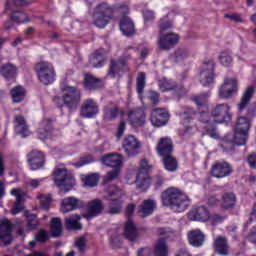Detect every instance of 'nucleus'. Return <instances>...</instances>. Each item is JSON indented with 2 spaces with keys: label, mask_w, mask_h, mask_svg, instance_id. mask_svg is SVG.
<instances>
[{
  "label": "nucleus",
  "mask_w": 256,
  "mask_h": 256,
  "mask_svg": "<svg viewBox=\"0 0 256 256\" xmlns=\"http://www.w3.org/2000/svg\"><path fill=\"white\" fill-rule=\"evenodd\" d=\"M152 183L155 189H159L160 187L163 186V183H165V178H163V176L161 175L155 176L152 180Z\"/></svg>",
  "instance_id": "nucleus-60"
},
{
  "label": "nucleus",
  "mask_w": 256,
  "mask_h": 256,
  "mask_svg": "<svg viewBox=\"0 0 256 256\" xmlns=\"http://www.w3.org/2000/svg\"><path fill=\"white\" fill-rule=\"evenodd\" d=\"M112 13L113 8L107 4V2L98 4L92 16L95 27H98V29H105V27H107L111 21Z\"/></svg>",
  "instance_id": "nucleus-5"
},
{
  "label": "nucleus",
  "mask_w": 256,
  "mask_h": 256,
  "mask_svg": "<svg viewBox=\"0 0 256 256\" xmlns=\"http://www.w3.org/2000/svg\"><path fill=\"white\" fill-rule=\"evenodd\" d=\"M162 157L166 171H169L171 173H173V171H177L179 163L177 162V159L175 157H173L171 154Z\"/></svg>",
  "instance_id": "nucleus-39"
},
{
  "label": "nucleus",
  "mask_w": 256,
  "mask_h": 256,
  "mask_svg": "<svg viewBox=\"0 0 256 256\" xmlns=\"http://www.w3.org/2000/svg\"><path fill=\"white\" fill-rule=\"evenodd\" d=\"M209 97H211L210 93L194 95L192 97V101L193 103H195V105H197V107H207V103L209 102Z\"/></svg>",
  "instance_id": "nucleus-45"
},
{
  "label": "nucleus",
  "mask_w": 256,
  "mask_h": 256,
  "mask_svg": "<svg viewBox=\"0 0 256 256\" xmlns=\"http://www.w3.org/2000/svg\"><path fill=\"white\" fill-rule=\"evenodd\" d=\"M143 91H145V73L141 72L137 77V92L142 95Z\"/></svg>",
  "instance_id": "nucleus-55"
},
{
  "label": "nucleus",
  "mask_w": 256,
  "mask_h": 256,
  "mask_svg": "<svg viewBox=\"0 0 256 256\" xmlns=\"http://www.w3.org/2000/svg\"><path fill=\"white\" fill-rule=\"evenodd\" d=\"M177 43H179V35L176 33H168L160 36L158 47L162 49V51H169V49H173Z\"/></svg>",
  "instance_id": "nucleus-20"
},
{
  "label": "nucleus",
  "mask_w": 256,
  "mask_h": 256,
  "mask_svg": "<svg viewBox=\"0 0 256 256\" xmlns=\"http://www.w3.org/2000/svg\"><path fill=\"white\" fill-rule=\"evenodd\" d=\"M10 95L14 103H21V101L25 100V95H27V91H25V88H23V86H16L11 89Z\"/></svg>",
  "instance_id": "nucleus-38"
},
{
  "label": "nucleus",
  "mask_w": 256,
  "mask_h": 256,
  "mask_svg": "<svg viewBox=\"0 0 256 256\" xmlns=\"http://www.w3.org/2000/svg\"><path fill=\"white\" fill-rule=\"evenodd\" d=\"M169 255V247L164 238L157 240L154 251L149 248H142L138 251V256H167Z\"/></svg>",
  "instance_id": "nucleus-14"
},
{
  "label": "nucleus",
  "mask_w": 256,
  "mask_h": 256,
  "mask_svg": "<svg viewBox=\"0 0 256 256\" xmlns=\"http://www.w3.org/2000/svg\"><path fill=\"white\" fill-rule=\"evenodd\" d=\"M188 219L190 221H209V210H207L204 206L193 208L188 213Z\"/></svg>",
  "instance_id": "nucleus-27"
},
{
  "label": "nucleus",
  "mask_w": 256,
  "mask_h": 256,
  "mask_svg": "<svg viewBox=\"0 0 256 256\" xmlns=\"http://www.w3.org/2000/svg\"><path fill=\"white\" fill-rule=\"evenodd\" d=\"M147 97L152 105H157V103H159V94L157 92L150 91Z\"/></svg>",
  "instance_id": "nucleus-62"
},
{
  "label": "nucleus",
  "mask_w": 256,
  "mask_h": 256,
  "mask_svg": "<svg viewBox=\"0 0 256 256\" xmlns=\"http://www.w3.org/2000/svg\"><path fill=\"white\" fill-rule=\"evenodd\" d=\"M149 169H151L150 163L147 159L140 160V169L136 176V185L140 191L149 189L151 185V178L149 177Z\"/></svg>",
  "instance_id": "nucleus-10"
},
{
  "label": "nucleus",
  "mask_w": 256,
  "mask_h": 256,
  "mask_svg": "<svg viewBox=\"0 0 256 256\" xmlns=\"http://www.w3.org/2000/svg\"><path fill=\"white\" fill-rule=\"evenodd\" d=\"M127 59H129V56L122 57L118 61L111 60L109 75L115 77L118 71H129V68L127 67Z\"/></svg>",
  "instance_id": "nucleus-29"
},
{
  "label": "nucleus",
  "mask_w": 256,
  "mask_h": 256,
  "mask_svg": "<svg viewBox=\"0 0 256 256\" xmlns=\"http://www.w3.org/2000/svg\"><path fill=\"white\" fill-rule=\"evenodd\" d=\"M11 20L15 23H29V16L22 11H13L11 15Z\"/></svg>",
  "instance_id": "nucleus-48"
},
{
  "label": "nucleus",
  "mask_w": 256,
  "mask_h": 256,
  "mask_svg": "<svg viewBox=\"0 0 256 256\" xmlns=\"http://www.w3.org/2000/svg\"><path fill=\"white\" fill-rule=\"evenodd\" d=\"M12 229L13 226L9 219L4 218L0 221V241L4 243V245H9L11 243Z\"/></svg>",
  "instance_id": "nucleus-24"
},
{
  "label": "nucleus",
  "mask_w": 256,
  "mask_h": 256,
  "mask_svg": "<svg viewBox=\"0 0 256 256\" xmlns=\"http://www.w3.org/2000/svg\"><path fill=\"white\" fill-rule=\"evenodd\" d=\"M162 205L170 207L174 213H183L191 205L189 197L179 188L170 187L161 194Z\"/></svg>",
  "instance_id": "nucleus-2"
},
{
  "label": "nucleus",
  "mask_w": 256,
  "mask_h": 256,
  "mask_svg": "<svg viewBox=\"0 0 256 256\" xmlns=\"http://www.w3.org/2000/svg\"><path fill=\"white\" fill-rule=\"evenodd\" d=\"M31 1L27 0H8L6 4V9L13 10V7H26V5H29Z\"/></svg>",
  "instance_id": "nucleus-52"
},
{
  "label": "nucleus",
  "mask_w": 256,
  "mask_h": 256,
  "mask_svg": "<svg viewBox=\"0 0 256 256\" xmlns=\"http://www.w3.org/2000/svg\"><path fill=\"white\" fill-rule=\"evenodd\" d=\"M104 209H105V206L103 205V202L100 199H94L88 202L87 210L85 213L82 214V217L88 220L93 219V217H97L98 215H101Z\"/></svg>",
  "instance_id": "nucleus-17"
},
{
  "label": "nucleus",
  "mask_w": 256,
  "mask_h": 256,
  "mask_svg": "<svg viewBox=\"0 0 256 256\" xmlns=\"http://www.w3.org/2000/svg\"><path fill=\"white\" fill-rule=\"evenodd\" d=\"M233 173V168L230 163L226 161L216 162L211 168V175L216 179H223L229 177Z\"/></svg>",
  "instance_id": "nucleus-16"
},
{
  "label": "nucleus",
  "mask_w": 256,
  "mask_h": 256,
  "mask_svg": "<svg viewBox=\"0 0 256 256\" xmlns=\"http://www.w3.org/2000/svg\"><path fill=\"white\" fill-rule=\"evenodd\" d=\"M124 235L129 241H135L137 239V228L133 221L128 220L124 227Z\"/></svg>",
  "instance_id": "nucleus-42"
},
{
  "label": "nucleus",
  "mask_w": 256,
  "mask_h": 256,
  "mask_svg": "<svg viewBox=\"0 0 256 256\" xmlns=\"http://www.w3.org/2000/svg\"><path fill=\"white\" fill-rule=\"evenodd\" d=\"M103 55H105V50L101 49L97 52H95L91 57H90V64L92 67L95 69H99L100 67L103 66L105 63V60L103 59Z\"/></svg>",
  "instance_id": "nucleus-41"
},
{
  "label": "nucleus",
  "mask_w": 256,
  "mask_h": 256,
  "mask_svg": "<svg viewBox=\"0 0 256 256\" xmlns=\"http://www.w3.org/2000/svg\"><path fill=\"white\" fill-rule=\"evenodd\" d=\"M122 149L127 157H135L141 149V142L137 136L127 135L122 142Z\"/></svg>",
  "instance_id": "nucleus-13"
},
{
  "label": "nucleus",
  "mask_w": 256,
  "mask_h": 256,
  "mask_svg": "<svg viewBox=\"0 0 256 256\" xmlns=\"http://www.w3.org/2000/svg\"><path fill=\"white\" fill-rule=\"evenodd\" d=\"M157 209V203L154 200H144L138 208V215L140 217H149Z\"/></svg>",
  "instance_id": "nucleus-31"
},
{
  "label": "nucleus",
  "mask_w": 256,
  "mask_h": 256,
  "mask_svg": "<svg viewBox=\"0 0 256 256\" xmlns=\"http://www.w3.org/2000/svg\"><path fill=\"white\" fill-rule=\"evenodd\" d=\"M128 119H129L130 125L134 129H138V127H143L146 123L145 113L143 111H141V112L131 111L128 114Z\"/></svg>",
  "instance_id": "nucleus-30"
},
{
  "label": "nucleus",
  "mask_w": 256,
  "mask_h": 256,
  "mask_svg": "<svg viewBox=\"0 0 256 256\" xmlns=\"http://www.w3.org/2000/svg\"><path fill=\"white\" fill-rule=\"evenodd\" d=\"M14 129L15 133H17V135H21V137H29L31 135L27 121H25V118L22 115H17L15 117Z\"/></svg>",
  "instance_id": "nucleus-28"
},
{
  "label": "nucleus",
  "mask_w": 256,
  "mask_h": 256,
  "mask_svg": "<svg viewBox=\"0 0 256 256\" xmlns=\"http://www.w3.org/2000/svg\"><path fill=\"white\" fill-rule=\"evenodd\" d=\"M195 115V110L191 107H185L183 112L179 114L180 121L184 125V135L197 133V126L189 125L195 119Z\"/></svg>",
  "instance_id": "nucleus-12"
},
{
  "label": "nucleus",
  "mask_w": 256,
  "mask_h": 256,
  "mask_svg": "<svg viewBox=\"0 0 256 256\" xmlns=\"http://www.w3.org/2000/svg\"><path fill=\"white\" fill-rule=\"evenodd\" d=\"M247 161L251 169H256V154H250Z\"/></svg>",
  "instance_id": "nucleus-64"
},
{
  "label": "nucleus",
  "mask_w": 256,
  "mask_h": 256,
  "mask_svg": "<svg viewBox=\"0 0 256 256\" xmlns=\"http://www.w3.org/2000/svg\"><path fill=\"white\" fill-rule=\"evenodd\" d=\"M52 237H59L61 231H63V224H61V218H52L51 220Z\"/></svg>",
  "instance_id": "nucleus-46"
},
{
  "label": "nucleus",
  "mask_w": 256,
  "mask_h": 256,
  "mask_svg": "<svg viewBox=\"0 0 256 256\" xmlns=\"http://www.w3.org/2000/svg\"><path fill=\"white\" fill-rule=\"evenodd\" d=\"M35 72L42 85H51L55 82V67L49 62H39L35 65Z\"/></svg>",
  "instance_id": "nucleus-7"
},
{
  "label": "nucleus",
  "mask_w": 256,
  "mask_h": 256,
  "mask_svg": "<svg viewBox=\"0 0 256 256\" xmlns=\"http://www.w3.org/2000/svg\"><path fill=\"white\" fill-rule=\"evenodd\" d=\"M37 199H39L42 209H49L51 207V195L39 194Z\"/></svg>",
  "instance_id": "nucleus-53"
},
{
  "label": "nucleus",
  "mask_w": 256,
  "mask_h": 256,
  "mask_svg": "<svg viewBox=\"0 0 256 256\" xmlns=\"http://www.w3.org/2000/svg\"><path fill=\"white\" fill-rule=\"evenodd\" d=\"M254 93H255V88L253 86H249L248 88H246L240 102L237 105L238 111L240 113H243V111L247 109V107L249 106V103H251V99Z\"/></svg>",
  "instance_id": "nucleus-33"
},
{
  "label": "nucleus",
  "mask_w": 256,
  "mask_h": 256,
  "mask_svg": "<svg viewBox=\"0 0 256 256\" xmlns=\"http://www.w3.org/2000/svg\"><path fill=\"white\" fill-rule=\"evenodd\" d=\"M47 239H49V232L45 230H40L36 235V241H40L41 243L47 241Z\"/></svg>",
  "instance_id": "nucleus-61"
},
{
  "label": "nucleus",
  "mask_w": 256,
  "mask_h": 256,
  "mask_svg": "<svg viewBox=\"0 0 256 256\" xmlns=\"http://www.w3.org/2000/svg\"><path fill=\"white\" fill-rule=\"evenodd\" d=\"M159 88L163 92L165 91H173V89H177V86L175 85V82H172L171 80H167L166 78H162L159 80Z\"/></svg>",
  "instance_id": "nucleus-49"
},
{
  "label": "nucleus",
  "mask_w": 256,
  "mask_h": 256,
  "mask_svg": "<svg viewBox=\"0 0 256 256\" xmlns=\"http://www.w3.org/2000/svg\"><path fill=\"white\" fill-rule=\"evenodd\" d=\"M53 181L54 185L67 193L75 187V177L67 171V168L64 166H56L53 171Z\"/></svg>",
  "instance_id": "nucleus-4"
},
{
  "label": "nucleus",
  "mask_w": 256,
  "mask_h": 256,
  "mask_svg": "<svg viewBox=\"0 0 256 256\" xmlns=\"http://www.w3.org/2000/svg\"><path fill=\"white\" fill-rule=\"evenodd\" d=\"M188 58H189V52L187 51V49L179 48L174 53V59L177 63H181Z\"/></svg>",
  "instance_id": "nucleus-51"
},
{
  "label": "nucleus",
  "mask_w": 256,
  "mask_h": 256,
  "mask_svg": "<svg viewBox=\"0 0 256 256\" xmlns=\"http://www.w3.org/2000/svg\"><path fill=\"white\" fill-rule=\"evenodd\" d=\"M144 17V23H151L152 21H155V12L151 10H145L143 12Z\"/></svg>",
  "instance_id": "nucleus-59"
},
{
  "label": "nucleus",
  "mask_w": 256,
  "mask_h": 256,
  "mask_svg": "<svg viewBox=\"0 0 256 256\" xmlns=\"http://www.w3.org/2000/svg\"><path fill=\"white\" fill-rule=\"evenodd\" d=\"M156 151L160 157H167L173 153V141L169 137L160 138L156 146Z\"/></svg>",
  "instance_id": "nucleus-25"
},
{
  "label": "nucleus",
  "mask_w": 256,
  "mask_h": 256,
  "mask_svg": "<svg viewBox=\"0 0 256 256\" xmlns=\"http://www.w3.org/2000/svg\"><path fill=\"white\" fill-rule=\"evenodd\" d=\"M171 27H173V22H171L167 16L160 20V33L167 31V29H171Z\"/></svg>",
  "instance_id": "nucleus-57"
},
{
  "label": "nucleus",
  "mask_w": 256,
  "mask_h": 256,
  "mask_svg": "<svg viewBox=\"0 0 256 256\" xmlns=\"http://www.w3.org/2000/svg\"><path fill=\"white\" fill-rule=\"evenodd\" d=\"M38 139L40 141H47L53 137V122L49 119L42 120L37 129Z\"/></svg>",
  "instance_id": "nucleus-23"
},
{
  "label": "nucleus",
  "mask_w": 256,
  "mask_h": 256,
  "mask_svg": "<svg viewBox=\"0 0 256 256\" xmlns=\"http://www.w3.org/2000/svg\"><path fill=\"white\" fill-rule=\"evenodd\" d=\"M103 165L106 167H112L113 171H110L105 176V181H114L119 177V172L121 171V167H123V155L121 154H107L101 158Z\"/></svg>",
  "instance_id": "nucleus-6"
},
{
  "label": "nucleus",
  "mask_w": 256,
  "mask_h": 256,
  "mask_svg": "<svg viewBox=\"0 0 256 256\" xmlns=\"http://www.w3.org/2000/svg\"><path fill=\"white\" fill-rule=\"evenodd\" d=\"M83 207V202L75 197L64 198L61 202V211L62 213H69Z\"/></svg>",
  "instance_id": "nucleus-26"
},
{
  "label": "nucleus",
  "mask_w": 256,
  "mask_h": 256,
  "mask_svg": "<svg viewBox=\"0 0 256 256\" xmlns=\"http://www.w3.org/2000/svg\"><path fill=\"white\" fill-rule=\"evenodd\" d=\"M188 241L192 247H201L205 243V234L199 229L192 230L188 232Z\"/></svg>",
  "instance_id": "nucleus-32"
},
{
  "label": "nucleus",
  "mask_w": 256,
  "mask_h": 256,
  "mask_svg": "<svg viewBox=\"0 0 256 256\" xmlns=\"http://www.w3.org/2000/svg\"><path fill=\"white\" fill-rule=\"evenodd\" d=\"M239 95V80L226 77L218 88L219 99H233Z\"/></svg>",
  "instance_id": "nucleus-8"
},
{
  "label": "nucleus",
  "mask_w": 256,
  "mask_h": 256,
  "mask_svg": "<svg viewBox=\"0 0 256 256\" xmlns=\"http://www.w3.org/2000/svg\"><path fill=\"white\" fill-rule=\"evenodd\" d=\"M227 219L226 216H221L219 214H209L208 221H210L211 225H219L220 223H223Z\"/></svg>",
  "instance_id": "nucleus-56"
},
{
  "label": "nucleus",
  "mask_w": 256,
  "mask_h": 256,
  "mask_svg": "<svg viewBox=\"0 0 256 256\" xmlns=\"http://www.w3.org/2000/svg\"><path fill=\"white\" fill-rule=\"evenodd\" d=\"M215 81V62L209 60L203 62L200 70V83L203 87H209Z\"/></svg>",
  "instance_id": "nucleus-11"
},
{
  "label": "nucleus",
  "mask_w": 256,
  "mask_h": 256,
  "mask_svg": "<svg viewBox=\"0 0 256 256\" xmlns=\"http://www.w3.org/2000/svg\"><path fill=\"white\" fill-rule=\"evenodd\" d=\"M119 115V107L111 103L104 109L105 121H113Z\"/></svg>",
  "instance_id": "nucleus-43"
},
{
  "label": "nucleus",
  "mask_w": 256,
  "mask_h": 256,
  "mask_svg": "<svg viewBox=\"0 0 256 256\" xmlns=\"http://www.w3.org/2000/svg\"><path fill=\"white\" fill-rule=\"evenodd\" d=\"M201 123H227L231 121V106L227 103L217 104L211 109V114L201 112L199 117Z\"/></svg>",
  "instance_id": "nucleus-3"
},
{
  "label": "nucleus",
  "mask_w": 256,
  "mask_h": 256,
  "mask_svg": "<svg viewBox=\"0 0 256 256\" xmlns=\"http://www.w3.org/2000/svg\"><path fill=\"white\" fill-rule=\"evenodd\" d=\"M10 195L16 199L11 213L12 215H19V212L23 209V201H25L27 197V192L21 188H14L11 190Z\"/></svg>",
  "instance_id": "nucleus-21"
},
{
  "label": "nucleus",
  "mask_w": 256,
  "mask_h": 256,
  "mask_svg": "<svg viewBox=\"0 0 256 256\" xmlns=\"http://www.w3.org/2000/svg\"><path fill=\"white\" fill-rule=\"evenodd\" d=\"M85 243V237L82 236L76 240L75 245L79 249V251H83L85 249Z\"/></svg>",
  "instance_id": "nucleus-63"
},
{
  "label": "nucleus",
  "mask_w": 256,
  "mask_h": 256,
  "mask_svg": "<svg viewBox=\"0 0 256 256\" xmlns=\"http://www.w3.org/2000/svg\"><path fill=\"white\" fill-rule=\"evenodd\" d=\"M121 190L117 186H109L106 190V201H110L108 213L110 215H118L121 213V209H123V202L119 200L121 197Z\"/></svg>",
  "instance_id": "nucleus-9"
},
{
  "label": "nucleus",
  "mask_w": 256,
  "mask_h": 256,
  "mask_svg": "<svg viewBox=\"0 0 256 256\" xmlns=\"http://www.w3.org/2000/svg\"><path fill=\"white\" fill-rule=\"evenodd\" d=\"M64 91V104L68 109H77L79 102L81 101V92L74 87L67 86Z\"/></svg>",
  "instance_id": "nucleus-15"
},
{
  "label": "nucleus",
  "mask_w": 256,
  "mask_h": 256,
  "mask_svg": "<svg viewBox=\"0 0 256 256\" xmlns=\"http://www.w3.org/2000/svg\"><path fill=\"white\" fill-rule=\"evenodd\" d=\"M150 121L154 127H163L169 121V112L162 108H156L152 111Z\"/></svg>",
  "instance_id": "nucleus-19"
},
{
  "label": "nucleus",
  "mask_w": 256,
  "mask_h": 256,
  "mask_svg": "<svg viewBox=\"0 0 256 256\" xmlns=\"http://www.w3.org/2000/svg\"><path fill=\"white\" fill-rule=\"evenodd\" d=\"M26 218L28 221L26 229H29V230L36 229L37 225H39V223L37 222V216L35 214H27Z\"/></svg>",
  "instance_id": "nucleus-54"
},
{
  "label": "nucleus",
  "mask_w": 256,
  "mask_h": 256,
  "mask_svg": "<svg viewBox=\"0 0 256 256\" xmlns=\"http://www.w3.org/2000/svg\"><path fill=\"white\" fill-rule=\"evenodd\" d=\"M235 203H237V198L233 193H225L222 196V201L220 203V207L222 209H231L235 207Z\"/></svg>",
  "instance_id": "nucleus-40"
},
{
  "label": "nucleus",
  "mask_w": 256,
  "mask_h": 256,
  "mask_svg": "<svg viewBox=\"0 0 256 256\" xmlns=\"http://www.w3.org/2000/svg\"><path fill=\"white\" fill-rule=\"evenodd\" d=\"M81 179L85 187H95L99 183V176L97 174L82 175Z\"/></svg>",
  "instance_id": "nucleus-47"
},
{
  "label": "nucleus",
  "mask_w": 256,
  "mask_h": 256,
  "mask_svg": "<svg viewBox=\"0 0 256 256\" xmlns=\"http://www.w3.org/2000/svg\"><path fill=\"white\" fill-rule=\"evenodd\" d=\"M28 163L31 171H37L45 165V155L39 150H33L28 155Z\"/></svg>",
  "instance_id": "nucleus-22"
},
{
  "label": "nucleus",
  "mask_w": 256,
  "mask_h": 256,
  "mask_svg": "<svg viewBox=\"0 0 256 256\" xmlns=\"http://www.w3.org/2000/svg\"><path fill=\"white\" fill-rule=\"evenodd\" d=\"M252 117L240 116L235 125L234 134H228L220 143L222 149H231L232 145H245L249 139V130L251 129Z\"/></svg>",
  "instance_id": "nucleus-1"
},
{
  "label": "nucleus",
  "mask_w": 256,
  "mask_h": 256,
  "mask_svg": "<svg viewBox=\"0 0 256 256\" xmlns=\"http://www.w3.org/2000/svg\"><path fill=\"white\" fill-rule=\"evenodd\" d=\"M99 113V104L95 102L93 99H87L83 102L80 115L84 117V119H93L95 115Z\"/></svg>",
  "instance_id": "nucleus-18"
},
{
  "label": "nucleus",
  "mask_w": 256,
  "mask_h": 256,
  "mask_svg": "<svg viewBox=\"0 0 256 256\" xmlns=\"http://www.w3.org/2000/svg\"><path fill=\"white\" fill-rule=\"evenodd\" d=\"M79 221H81V216L77 214L66 218V221H65L66 229H68V231H77L81 229V223H79Z\"/></svg>",
  "instance_id": "nucleus-37"
},
{
  "label": "nucleus",
  "mask_w": 256,
  "mask_h": 256,
  "mask_svg": "<svg viewBox=\"0 0 256 256\" xmlns=\"http://www.w3.org/2000/svg\"><path fill=\"white\" fill-rule=\"evenodd\" d=\"M84 87L89 91H95V89H101V87H103V82L91 74H86L84 78Z\"/></svg>",
  "instance_id": "nucleus-35"
},
{
  "label": "nucleus",
  "mask_w": 256,
  "mask_h": 256,
  "mask_svg": "<svg viewBox=\"0 0 256 256\" xmlns=\"http://www.w3.org/2000/svg\"><path fill=\"white\" fill-rule=\"evenodd\" d=\"M0 73L5 79H13L17 75V67L13 64H6L0 69Z\"/></svg>",
  "instance_id": "nucleus-44"
},
{
  "label": "nucleus",
  "mask_w": 256,
  "mask_h": 256,
  "mask_svg": "<svg viewBox=\"0 0 256 256\" xmlns=\"http://www.w3.org/2000/svg\"><path fill=\"white\" fill-rule=\"evenodd\" d=\"M204 129L207 135L211 137V139H219V132L217 131V128H215L214 125L205 126Z\"/></svg>",
  "instance_id": "nucleus-58"
},
{
  "label": "nucleus",
  "mask_w": 256,
  "mask_h": 256,
  "mask_svg": "<svg viewBox=\"0 0 256 256\" xmlns=\"http://www.w3.org/2000/svg\"><path fill=\"white\" fill-rule=\"evenodd\" d=\"M120 30L126 37L135 35V24L131 18L124 16L120 21Z\"/></svg>",
  "instance_id": "nucleus-34"
},
{
  "label": "nucleus",
  "mask_w": 256,
  "mask_h": 256,
  "mask_svg": "<svg viewBox=\"0 0 256 256\" xmlns=\"http://www.w3.org/2000/svg\"><path fill=\"white\" fill-rule=\"evenodd\" d=\"M219 61L224 67H231L233 65V57L229 52H222L219 55Z\"/></svg>",
  "instance_id": "nucleus-50"
},
{
  "label": "nucleus",
  "mask_w": 256,
  "mask_h": 256,
  "mask_svg": "<svg viewBox=\"0 0 256 256\" xmlns=\"http://www.w3.org/2000/svg\"><path fill=\"white\" fill-rule=\"evenodd\" d=\"M214 247L219 255H229V244L227 243V238L218 237L214 240Z\"/></svg>",
  "instance_id": "nucleus-36"
}]
</instances>
